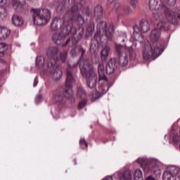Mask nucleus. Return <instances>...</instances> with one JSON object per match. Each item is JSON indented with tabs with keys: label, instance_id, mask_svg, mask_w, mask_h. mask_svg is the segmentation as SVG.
<instances>
[{
	"label": "nucleus",
	"instance_id": "f257e3e1",
	"mask_svg": "<svg viewBox=\"0 0 180 180\" xmlns=\"http://www.w3.org/2000/svg\"><path fill=\"white\" fill-rule=\"evenodd\" d=\"M82 77L86 79V85L90 89L96 86L98 84V75L95 73L92 63L88 59L83 60V66L81 68Z\"/></svg>",
	"mask_w": 180,
	"mask_h": 180
},
{
	"label": "nucleus",
	"instance_id": "f03ea898",
	"mask_svg": "<svg viewBox=\"0 0 180 180\" xmlns=\"http://www.w3.org/2000/svg\"><path fill=\"white\" fill-rule=\"evenodd\" d=\"M149 8L151 11H162L168 22L173 25H178V18L176 13L172 11L165 4L161 2V0H149Z\"/></svg>",
	"mask_w": 180,
	"mask_h": 180
},
{
	"label": "nucleus",
	"instance_id": "7ed1b4c3",
	"mask_svg": "<svg viewBox=\"0 0 180 180\" xmlns=\"http://www.w3.org/2000/svg\"><path fill=\"white\" fill-rule=\"evenodd\" d=\"M164 51V46L161 45L160 47L155 46V45L150 44L146 47L143 52V57L144 60H155L157 57H160Z\"/></svg>",
	"mask_w": 180,
	"mask_h": 180
},
{
	"label": "nucleus",
	"instance_id": "20e7f679",
	"mask_svg": "<svg viewBox=\"0 0 180 180\" xmlns=\"http://www.w3.org/2000/svg\"><path fill=\"white\" fill-rule=\"evenodd\" d=\"M97 27L101 29L105 32V36L107 37L108 40L112 41L113 40V34L115 33V25L113 22H110L108 27V24L105 21H100L97 24Z\"/></svg>",
	"mask_w": 180,
	"mask_h": 180
},
{
	"label": "nucleus",
	"instance_id": "39448f33",
	"mask_svg": "<svg viewBox=\"0 0 180 180\" xmlns=\"http://www.w3.org/2000/svg\"><path fill=\"white\" fill-rule=\"evenodd\" d=\"M30 13L32 15L34 25H37V26H44V24L43 22H43V20H46L44 8H32L30 10Z\"/></svg>",
	"mask_w": 180,
	"mask_h": 180
},
{
	"label": "nucleus",
	"instance_id": "423d86ee",
	"mask_svg": "<svg viewBox=\"0 0 180 180\" xmlns=\"http://www.w3.org/2000/svg\"><path fill=\"white\" fill-rule=\"evenodd\" d=\"M56 63V59L51 60V61L48 63V72L52 75V78L54 81H59V79H61V77H63V70L60 67L54 68Z\"/></svg>",
	"mask_w": 180,
	"mask_h": 180
},
{
	"label": "nucleus",
	"instance_id": "0eeeda50",
	"mask_svg": "<svg viewBox=\"0 0 180 180\" xmlns=\"http://www.w3.org/2000/svg\"><path fill=\"white\" fill-rule=\"evenodd\" d=\"M77 33L78 35H73L72 39H68L65 43L63 44L62 46L63 47H66V46H68V47H75L77 44H78V41H79V40L82 39V36H84V27H79L77 29Z\"/></svg>",
	"mask_w": 180,
	"mask_h": 180
},
{
	"label": "nucleus",
	"instance_id": "6e6552de",
	"mask_svg": "<svg viewBox=\"0 0 180 180\" xmlns=\"http://www.w3.org/2000/svg\"><path fill=\"white\" fill-rule=\"evenodd\" d=\"M150 41L152 44H155V47H161L164 44H160V39H161V31L158 29H153L150 34Z\"/></svg>",
	"mask_w": 180,
	"mask_h": 180
},
{
	"label": "nucleus",
	"instance_id": "1a4fd4ad",
	"mask_svg": "<svg viewBox=\"0 0 180 180\" xmlns=\"http://www.w3.org/2000/svg\"><path fill=\"white\" fill-rule=\"evenodd\" d=\"M64 94H65V89L63 86L58 88L56 94L53 98V102H55V103H59L60 105H64L65 103Z\"/></svg>",
	"mask_w": 180,
	"mask_h": 180
},
{
	"label": "nucleus",
	"instance_id": "9d476101",
	"mask_svg": "<svg viewBox=\"0 0 180 180\" xmlns=\"http://www.w3.org/2000/svg\"><path fill=\"white\" fill-rule=\"evenodd\" d=\"M117 60H116V58H111L110 59L105 67V71L108 75H112V74H113L116 70H117Z\"/></svg>",
	"mask_w": 180,
	"mask_h": 180
},
{
	"label": "nucleus",
	"instance_id": "9b49d317",
	"mask_svg": "<svg viewBox=\"0 0 180 180\" xmlns=\"http://www.w3.org/2000/svg\"><path fill=\"white\" fill-rule=\"evenodd\" d=\"M70 20H74L75 22L77 21L80 25L84 23V18L79 13L70 15V13H66L63 17V23H65V22H70Z\"/></svg>",
	"mask_w": 180,
	"mask_h": 180
},
{
	"label": "nucleus",
	"instance_id": "f8f14e48",
	"mask_svg": "<svg viewBox=\"0 0 180 180\" xmlns=\"http://www.w3.org/2000/svg\"><path fill=\"white\" fill-rule=\"evenodd\" d=\"M66 77L65 86L68 89H71L72 83L75 81V75H74L71 69H67Z\"/></svg>",
	"mask_w": 180,
	"mask_h": 180
},
{
	"label": "nucleus",
	"instance_id": "ddd939ff",
	"mask_svg": "<svg viewBox=\"0 0 180 180\" xmlns=\"http://www.w3.org/2000/svg\"><path fill=\"white\" fill-rule=\"evenodd\" d=\"M61 33L64 34L65 37H67L70 33L73 36H77L78 35V30L75 29L72 25H68L64 27Z\"/></svg>",
	"mask_w": 180,
	"mask_h": 180
},
{
	"label": "nucleus",
	"instance_id": "4468645a",
	"mask_svg": "<svg viewBox=\"0 0 180 180\" xmlns=\"http://www.w3.org/2000/svg\"><path fill=\"white\" fill-rule=\"evenodd\" d=\"M65 39V36L62 33H56L52 35L53 41L57 44V46L63 45V41Z\"/></svg>",
	"mask_w": 180,
	"mask_h": 180
},
{
	"label": "nucleus",
	"instance_id": "2eb2a0df",
	"mask_svg": "<svg viewBox=\"0 0 180 180\" xmlns=\"http://www.w3.org/2000/svg\"><path fill=\"white\" fill-rule=\"evenodd\" d=\"M109 53H110V47L105 45L101 51L100 57L101 61H106V59L109 57Z\"/></svg>",
	"mask_w": 180,
	"mask_h": 180
},
{
	"label": "nucleus",
	"instance_id": "dca6fc26",
	"mask_svg": "<svg viewBox=\"0 0 180 180\" xmlns=\"http://www.w3.org/2000/svg\"><path fill=\"white\" fill-rule=\"evenodd\" d=\"M171 23V22L168 21V20H161L158 25V30L161 32H168V30H169V24Z\"/></svg>",
	"mask_w": 180,
	"mask_h": 180
},
{
	"label": "nucleus",
	"instance_id": "f3484780",
	"mask_svg": "<svg viewBox=\"0 0 180 180\" xmlns=\"http://www.w3.org/2000/svg\"><path fill=\"white\" fill-rule=\"evenodd\" d=\"M115 48L117 57L126 55V48L123 45L115 43Z\"/></svg>",
	"mask_w": 180,
	"mask_h": 180
},
{
	"label": "nucleus",
	"instance_id": "a211bd4d",
	"mask_svg": "<svg viewBox=\"0 0 180 180\" xmlns=\"http://www.w3.org/2000/svg\"><path fill=\"white\" fill-rule=\"evenodd\" d=\"M11 22L14 26L20 27V26H22L23 25V18L16 14H14L12 17Z\"/></svg>",
	"mask_w": 180,
	"mask_h": 180
},
{
	"label": "nucleus",
	"instance_id": "6ab92c4d",
	"mask_svg": "<svg viewBox=\"0 0 180 180\" xmlns=\"http://www.w3.org/2000/svg\"><path fill=\"white\" fill-rule=\"evenodd\" d=\"M139 29L142 33H147L150 30V22L146 20H142L139 24Z\"/></svg>",
	"mask_w": 180,
	"mask_h": 180
},
{
	"label": "nucleus",
	"instance_id": "aec40b11",
	"mask_svg": "<svg viewBox=\"0 0 180 180\" xmlns=\"http://www.w3.org/2000/svg\"><path fill=\"white\" fill-rule=\"evenodd\" d=\"M117 57V64H119L120 67H126L127 64H129V58L127 54L121 55Z\"/></svg>",
	"mask_w": 180,
	"mask_h": 180
},
{
	"label": "nucleus",
	"instance_id": "412c9836",
	"mask_svg": "<svg viewBox=\"0 0 180 180\" xmlns=\"http://www.w3.org/2000/svg\"><path fill=\"white\" fill-rule=\"evenodd\" d=\"M94 18H96V19L103 18V7H102V6H96L94 8Z\"/></svg>",
	"mask_w": 180,
	"mask_h": 180
},
{
	"label": "nucleus",
	"instance_id": "4be33fe9",
	"mask_svg": "<svg viewBox=\"0 0 180 180\" xmlns=\"http://www.w3.org/2000/svg\"><path fill=\"white\" fill-rule=\"evenodd\" d=\"M82 8V4L80 3H75L72 6L71 11H68L66 13H70V16H72L73 15H77L78 13V11Z\"/></svg>",
	"mask_w": 180,
	"mask_h": 180
},
{
	"label": "nucleus",
	"instance_id": "5701e85b",
	"mask_svg": "<svg viewBox=\"0 0 180 180\" xmlns=\"http://www.w3.org/2000/svg\"><path fill=\"white\" fill-rule=\"evenodd\" d=\"M136 162L141 165V167L143 168V171H146V172H148V171H151V169L150 168V165L147 164V160L146 159L139 158L136 160Z\"/></svg>",
	"mask_w": 180,
	"mask_h": 180
},
{
	"label": "nucleus",
	"instance_id": "b1692460",
	"mask_svg": "<svg viewBox=\"0 0 180 180\" xmlns=\"http://www.w3.org/2000/svg\"><path fill=\"white\" fill-rule=\"evenodd\" d=\"M11 34V30L6 27H0V40H5Z\"/></svg>",
	"mask_w": 180,
	"mask_h": 180
},
{
	"label": "nucleus",
	"instance_id": "393cba45",
	"mask_svg": "<svg viewBox=\"0 0 180 180\" xmlns=\"http://www.w3.org/2000/svg\"><path fill=\"white\" fill-rule=\"evenodd\" d=\"M120 180H131L132 176L131 172L129 170H126L124 172H121L119 174Z\"/></svg>",
	"mask_w": 180,
	"mask_h": 180
},
{
	"label": "nucleus",
	"instance_id": "a878e982",
	"mask_svg": "<svg viewBox=\"0 0 180 180\" xmlns=\"http://www.w3.org/2000/svg\"><path fill=\"white\" fill-rule=\"evenodd\" d=\"M65 97L67 98L70 103H75V97H74V93L70 91V89H66L65 91Z\"/></svg>",
	"mask_w": 180,
	"mask_h": 180
},
{
	"label": "nucleus",
	"instance_id": "bb28decb",
	"mask_svg": "<svg viewBox=\"0 0 180 180\" xmlns=\"http://www.w3.org/2000/svg\"><path fill=\"white\" fill-rule=\"evenodd\" d=\"M67 58H68V52L67 51H63L59 53L58 58L55 60L56 62L59 60L61 63H64L67 61Z\"/></svg>",
	"mask_w": 180,
	"mask_h": 180
},
{
	"label": "nucleus",
	"instance_id": "cd10ccee",
	"mask_svg": "<svg viewBox=\"0 0 180 180\" xmlns=\"http://www.w3.org/2000/svg\"><path fill=\"white\" fill-rule=\"evenodd\" d=\"M132 39L134 41H139V43H144V36L143 34L134 32L132 34Z\"/></svg>",
	"mask_w": 180,
	"mask_h": 180
},
{
	"label": "nucleus",
	"instance_id": "c85d7f7f",
	"mask_svg": "<svg viewBox=\"0 0 180 180\" xmlns=\"http://www.w3.org/2000/svg\"><path fill=\"white\" fill-rule=\"evenodd\" d=\"M61 22L62 20L60 18H55L51 23L52 30H57L59 26L61 27Z\"/></svg>",
	"mask_w": 180,
	"mask_h": 180
},
{
	"label": "nucleus",
	"instance_id": "c756f323",
	"mask_svg": "<svg viewBox=\"0 0 180 180\" xmlns=\"http://www.w3.org/2000/svg\"><path fill=\"white\" fill-rule=\"evenodd\" d=\"M6 50H8V45L5 43H0V58L6 57L8 56Z\"/></svg>",
	"mask_w": 180,
	"mask_h": 180
},
{
	"label": "nucleus",
	"instance_id": "7c9ffc66",
	"mask_svg": "<svg viewBox=\"0 0 180 180\" xmlns=\"http://www.w3.org/2000/svg\"><path fill=\"white\" fill-rule=\"evenodd\" d=\"M58 48L57 46L50 47L47 51V56L49 57H53V56H57L58 54Z\"/></svg>",
	"mask_w": 180,
	"mask_h": 180
},
{
	"label": "nucleus",
	"instance_id": "2f4dec72",
	"mask_svg": "<svg viewBox=\"0 0 180 180\" xmlns=\"http://www.w3.org/2000/svg\"><path fill=\"white\" fill-rule=\"evenodd\" d=\"M46 60L44 59V57L40 56L37 57L36 58V65L38 68H42L44 66V62Z\"/></svg>",
	"mask_w": 180,
	"mask_h": 180
},
{
	"label": "nucleus",
	"instance_id": "473e14b6",
	"mask_svg": "<svg viewBox=\"0 0 180 180\" xmlns=\"http://www.w3.org/2000/svg\"><path fill=\"white\" fill-rule=\"evenodd\" d=\"M169 171L168 173L170 174L172 176H176L180 172L179 167L175 166L170 167Z\"/></svg>",
	"mask_w": 180,
	"mask_h": 180
},
{
	"label": "nucleus",
	"instance_id": "72a5a7b5",
	"mask_svg": "<svg viewBox=\"0 0 180 180\" xmlns=\"http://www.w3.org/2000/svg\"><path fill=\"white\" fill-rule=\"evenodd\" d=\"M77 96H78V98H81L82 99L86 96V91L83 87L79 86L77 88Z\"/></svg>",
	"mask_w": 180,
	"mask_h": 180
},
{
	"label": "nucleus",
	"instance_id": "f704fd0d",
	"mask_svg": "<svg viewBox=\"0 0 180 180\" xmlns=\"http://www.w3.org/2000/svg\"><path fill=\"white\" fill-rule=\"evenodd\" d=\"M78 51L79 53H80L81 56H80V60H82V67H84V60H89V61L91 63V60H89V58H84V56L85 55V49L82 47H79L78 49Z\"/></svg>",
	"mask_w": 180,
	"mask_h": 180
},
{
	"label": "nucleus",
	"instance_id": "c9c22d12",
	"mask_svg": "<svg viewBox=\"0 0 180 180\" xmlns=\"http://www.w3.org/2000/svg\"><path fill=\"white\" fill-rule=\"evenodd\" d=\"M163 180H176V177L172 176L168 172H165L163 174Z\"/></svg>",
	"mask_w": 180,
	"mask_h": 180
},
{
	"label": "nucleus",
	"instance_id": "e433bc0d",
	"mask_svg": "<svg viewBox=\"0 0 180 180\" xmlns=\"http://www.w3.org/2000/svg\"><path fill=\"white\" fill-rule=\"evenodd\" d=\"M102 97V93L101 91H96L92 94L91 102H95Z\"/></svg>",
	"mask_w": 180,
	"mask_h": 180
},
{
	"label": "nucleus",
	"instance_id": "4c0bfd02",
	"mask_svg": "<svg viewBox=\"0 0 180 180\" xmlns=\"http://www.w3.org/2000/svg\"><path fill=\"white\" fill-rule=\"evenodd\" d=\"M134 178L136 180L141 179L143 180V172L140 169H137L134 173Z\"/></svg>",
	"mask_w": 180,
	"mask_h": 180
},
{
	"label": "nucleus",
	"instance_id": "58836bf2",
	"mask_svg": "<svg viewBox=\"0 0 180 180\" xmlns=\"http://www.w3.org/2000/svg\"><path fill=\"white\" fill-rule=\"evenodd\" d=\"M128 51H129L130 60H136V52H134V50H133V48L129 47L128 49Z\"/></svg>",
	"mask_w": 180,
	"mask_h": 180
},
{
	"label": "nucleus",
	"instance_id": "ea45409f",
	"mask_svg": "<svg viewBox=\"0 0 180 180\" xmlns=\"http://www.w3.org/2000/svg\"><path fill=\"white\" fill-rule=\"evenodd\" d=\"M100 81H105V82H108V77H106L105 72L98 73V82Z\"/></svg>",
	"mask_w": 180,
	"mask_h": 180
},
{
	"label": "nucleus",
	"instance_id": "a19ab883",
	"mask_svg": "<svg viewBox=\"0 0 180 180\" xmlns=\"http://www.w3.org/2000/svg\"><path fill=\"white\" fill-rule=\"evenodd\" d=\"M95 30V24L94 22H91L89 26L86 29V32L88 33H94Z\"/></svg>",
	"mask_w": 180,
	"mask_h": 180
},
{
	"label": "nucleus",
	"instance_id": "79ce46f5",
	"mask_svg": "<svg viewBox=\"0 0 180 180\" xmlns=\"http://www.w3.org/2000/svg\"><path fill=\"white\" fill-rule=\"evenodd\" d=\"M164 2L169 5V6H175L176 4V0H164Z\"/></svg>",
	"mask_w": 180,
	"mask_h": 180
},
{
	"label": "nucleus",
	"instance_id": "37998d69",
	"mask_svg": "<svg viewBox=\"0 0 180 180\" xmlns=\"http://www.w3.org/2000/svg\"><path fill=\"white\" fill-rule=\"evenodd\" d=\"M83 13L86 15V16H91L92 15V11L89 9V7H85L83 9Z\"/></svg>",
	"mask_w": 180,
	"mask_h": 180
},
{
	"label": "nucleus",
	"instance_id": "c03bdc74",
	"mask_svg": "<svg viewBox=\"0 0 180 180\" xmlns=\"http://www.w3.org/2000/svg\"><path fill=\"white\" fill-rule=\"evenodd\" d=\"M78 50V47L76 46H73L72 49L70 50V56H72V57H76L77 56V51Z\"/></svg>",
	"mask_w": 180,
	"mask_h": 180
},
{
	"label": "nucleus",
	"instance_id": "a18cd8bd",
	"mask_svg": "<svg viewBox=\"0 0 180 180\" xmlns=\"http://www.w3.org/2000/svg\"><path fill=\"white\" fill-rule=\"evenodd\" d=\"M98 50V46H96V44H90V52L91 53H95V52Z\"/></svg>",
	"mask_w": 180,
	"mask_h": 180
},
{
	"label": "nucleus",
	"instance_id": "49530a36",
	"mask_svg": "<svg viewBox=\"0 0 180 180\" xmlns=\"http://www.w3.org/2000/svg\"><path fill=\"white\" fill-rule=\"evenodd\" d=\"M88 101L86 100H83L79 103L78 108L79 109H84L86 106Z\"/></svg>",
	"mask_w": 180,
	"mask_h": 180
},
{
	"label": "nucleus",
	"instance_id": "de8ad7c7",
	"mask_svg": "<svg viewBox=\"0 0 180 180\" xmlns=\"http://www.w3.org/2000/svg\"><path fill=\"white\" fill-rule=\"evenodd\" d=\"M44 98H43V95L39 94L36 96L35 98V102L37 104L40 103V102H43Z\"/></svg>",
	"mask_w": 180,
	"mask_h": 180
},
{
	"label": "nucleus",
	"instance_id": "09e8293b",
	"mask_svg": "<svg viewBox=\"0 0 180 180\" xmlns=\"http://www.w3.org/2000/svg\"><path fill=\"white\" fill-rule=\"evenodd\" d=\"M98 74L105 72V65H103V64L102 63L98 64Z\"/></svg>",
	"mask_w": 180,
	"mask_h": 180
},
{
	"label": "nucleus",
	"instance_id": "8fccbe9b",
	"mask_svg": "<svg viewBox=\"0 0 180 180\" xmlns=\"http://www.w3.org/2000/svg\"><path fill=\"white\" fill-rule=\"evenodd\" d=\"M173 143L176 144V143H179L180 141V136L174 135L172 139Z\"/></svg>",
	"mask_w": 180,
	"mask_h": 180
},
{
	"label": "nucleus",
	"instance_id": "3c124183",
	"mask_svg": "<svg viewBox=\"0 0 180 180\" xmlns=\"http://www.w3.org/2000/svg\"><path fill=\"white\" fill-rule=\"evenodd\" d=\"M130 4L132 8H136L137 6V0H130Z\"/></svg>",
	"mask_w": 180,
	"mask_h": 180
},
{
	"label": "nucleus",
	"instance_id": "603ef678",
	"mask_svg": "<svg viewBox=\"0 0 180 180\" xmlns=\"http://www.w3.org/2000/svg\"><path fill=\"white\" fill-rule=\"evenodd\" d=\"M79 144H81L82 146L85 144V147L88 148V143H86V141H85V139H80Z\"/></svg>",
	"mask_w": 180,
	"mask_h": 180
},
{
	"label": "nucleus",
	"instance_id": "864d4df0",
	"mask_svg": "<svg viewBox=\"0 0 180 180\" xmlns=\"http://www.w3.org/2000/svg\"><path fill=\"white\" fill-rule=\"evenodd\" d=\"M124 11H125V13H127L128 15L129 13H131L133 12V10H131L130 7H126Z\"/></svg>",
	"mask_w": 180,
	"mask_h": 180
},
{
	"label": "nucleus",
	"instance_id": "5fc2aeb1",
	"mask_svg": "<svg viewBox=\"0 0 180 180\" xmlns=\"http://www.w3.org/2000/svg\"><path fill=\"white\" fill-rule=\"evenodd\" d=\"M68 67L70 68H75V67H78V62H77L75 64H71V63H68Z\"/></svg>",
	"mask_w": 180,
	"mask_h": 180
},
{
	"label": "nucleus",
	"instance_id": "6e6d98bb",
	"mask_svg": "<svg viewBox=\"0 0 180 180\" xmlns=\"http://www.w3.org/2000/svg\"><path fill=\"white\" fill-rule=\"evenodd\" d=\"M102 91H101V95H105V94H106V92H108V89H105L103 87L101 88Z\"/></svg>",
	"mask_w": 180,
	"mask_h": 180
},
{
	"label": "nucleus",
	"instance_id": "4d7b16f0",
	"mask_svg": "<svg viewBox=\"0 0 180 180\" xmlns=\"http://www.w3.org/2000/svg\"><path fill=\"white\" fill-rule=\"evenodd\" d=\"M120 7V3H116L115 4V8L117 9V11H119V8Z\"/></svg>",
	"mask_w": 180,
	"mask_h": 180
},
{
	"label": "nucleus",
	"instance_id": "13d9d810",
	"mask_svg": "<svg viewBox=\"0 0 180 180\" xmlns=\"http://www.w3.org/2000/svg\"><path fill=\"white\" fill-rule=\"evenodd\" d=\"M103 180H113V177H112V176H108L104 178Z\"/></svg>",
	"mask_w": 180,
	"mask_h": 180
},
{
	"label": "nucleus",
	"instance_id": "bf43d9fd",
	"mask_svg": "<svg viewBox=\"0 0 180 180\" xmlns=\"http://www.w3.org/2000/svg\"><path fill=\"white\" fill-rule=\"evenodd\" d=\"M0 63H1L2 64H6V61L4 59H1Z\"/></svg>",
	"mask_w": 180,
	"mask_h": 180
},
{
	"label": "nucleus",
	"instance_id": "052dcab7",
	"mask_svg": "<svg viewBox=\"0 0 180 180\" xmlns=\"http://www.w3.org/2000/svg\"><path fill=\"white\" fill-rule=\"evenodd\" d=\"M117 0H108L109 4H113V2H116Z\"/></svg>",
	"mask_w": 180,
	"mask_h": 180
},
{
	"label": "nucleus",
	"instance_id": "680f3d73",
	"mask_svg": "<svg viewBox=\"0 0 180 180\" xmlns=\"http://www.w3.org/2000/svg\"><path fill=\"white\" fill-rule=\"evenodd\" d=\"M46 75V70H42L41 72V75Z\"/></svg>",
	"mask_w": 180,
	"mask_h": 180
},
{
	"label": "nucleus",
	"instance_id": "e2e57ef3",
	"mask_svg": "<svg viewBox=\"0 0 180 180\" xmlns=\"http://www.w3.org/2000/svg\"><path fill=\"white\" fill-rule=\"evenodd\" d=\"M37 85V81H36V79H34V82L33 84V86H36Z\"/></svg>",
	"mask_w": 180,
	"mask_h": 180
},
{
	"label": "nucleus",
	"instance_id": "0e129e2a",
	"mask_svg": "<svg viewBox=\"0 0 180 180\" xmlns=\"http://www.w3.org/2000/svg\"><path fill=\"white\" fill-rule=\"evenodd\" d=\"M46 13H48V15L50 16H51V13H50V11L49 10H46Z\"/></svg>",
	"mask_w": 180,
	"mask_h": 180
},
{
	"label": "nucleus",
	"instance_id": "69168bd1",
	"mask_svg": "<svg viewBox=\"0 0 180 180\" xmlns=\"http://www.w3.org/2000/svg\"><path fill=\"white\" fill-rule=\"evenodd\" d=\"M5 1H6V0H0V4H4Z\"/></svg>",
	"mask_w": 180,
	"mask_h": 180
},
{
	"label": "nucleus",
	"instance_id": "338daca9",
	"mask_svg": "<svg viewBox=\"0 0 180 180\" xmlns=\"http://www.w3.org/2000/svg\"><path fill=\"white\" fill-rule=\"evenodd\" d=\"M177 18L180 20V14H178Z\"/></svg>",
	"mask_w": 180,
	"mask_h": 180
},
{
	"label": "nucleus",
	"instance_id": "774afa93",
	"mask_svg": "<svg viewBox=\"0 0 180 180\" xmlns=\"http://www.w3.org/2000/svg\"><path fill=\"white\" fill-rule=\"evenodd\" d=\"M53 116H56V112H53Z\"/></svg>",
	"mask_w": 180,
	"mask_h": 180
}]
</instances>
